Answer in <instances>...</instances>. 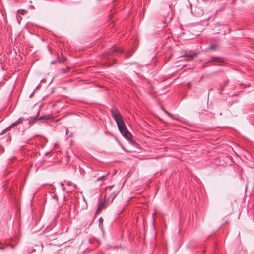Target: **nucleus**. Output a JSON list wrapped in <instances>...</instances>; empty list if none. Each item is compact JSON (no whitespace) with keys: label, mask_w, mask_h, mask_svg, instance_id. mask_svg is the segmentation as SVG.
Returning <instances> with one entry per match:
<instances>
[{"label":"nucleus","mask_w":254,"mask_h":254,"mask_svg":"<svg viewBox=\"0 0 254 254\" xmlns=\"http://www.w3.org/2000/svg\"><path fill=\"white\" fill-rule=\"evenodd\" d=\"M4 245L2 244L1 246H0V249H3Z\"/></svg>","instance_id":"obj_17"},{"label":"nucleus","mask_w":254,"mask_h":254,"mask_svg":"<svg viewBox=\"0 0 254 254\" xmlns=\"http://www.w3.org/2000/svg\"><path fill=\"white\" fill-rule=\"evenodd\" d=\"M99 226L101 227V228H102L103 226V219H102V217H100L99 218Z\"/></svg>","instance_id":"obj_9"},{"label":"nucleus","mask_w":254,"mask_h":254,"mask_svg":"<svg viewBox=\"0 0 254 254\" xmlns=\"http://www.w3.org/2000/svg\"><path fill=\"white\" fill-rule=\"evenodd\" d=\"M163 110L164 111V112H165V113H166V114H167L169 116H170V117H171V114L169 112H168V111H167L166 110H164V109H163Z\"/></svg>","instance_id":"obj_14"},{"label":"nucleus","mask_w":254,"mask_h":254,"mask_svg":"<svg viewBox=\"0 0 254 254\" xmlns=\"http://www.w3.org/2000/svg\"><path fill=\"white\" fill-rule=\"evenodd\" d=\"M24 119L22 118H19L16 122H14L12 124H11L8 127L6 128V130L9 129L10 128L13 127L19 124L22 123Z\"/></svg>","instance_id":"obj_6"},{"label":"nucleus","mask_w":254,"mask_h":254,"mask_svg":"<svg viewBox=\"0 0 254 254\" xmlns=\"http://www.w3.org/2000/svg\"><path fill=\"white\" fill-rule=\"evenodd\" d=\"M121 190L119 186L112 185L111 186L107 187L105 189V192L109 195L106 200V202H112L114 199L119 194Z\"/></svg>","instance_id":"obj_2"},{"label":"nucleus","mask_w":254,"mask_h":254,"mask_svg":"<svg viewBox=\"0 0 254 254\" xmlns=\"http://www.w3.org/2000/svg\"><path fill=\"white\" fill-rule=\"evenodd\" d=\"M124 50L120 48H115L113 49L110 50L108 51V55H113V56H118L122 54Z\"/></svg>","instance_id":"obj_3"},{"label":"nucleus","mask_w":254,"mask_h":254,"mask_svg":"<svg viewBox=\"0 0 254 254\" xmlns=\"http://www.w3.org/2000/svg\"><path fill=\"white\" fill-rule=\"evenodd\" d=\"M17 13L21 15H24L27 13V11L24 9H19L17 10Z\"/></svg>","instance_id":"obj_8"},{"label":"nucleus","mask_w":254,"mask_h":254,"mask_svg":"<svg viewBox=\"0 0 254 254\" xmlns=\"http://www.w3.org/2000/svg\"><path fill=\"white\" fill-rule=\"evenodd\" d=\"M74 188H75V186H71V190L72 191V190H74Z\"/></svg>","instance_id":"obj_16"},{"label":"nucleus","mask_w":254,"mask_h":254,"mask_svg":"<svg viewBox=\"0 0 254 254\" xmlns=\"http://www.w3.org/2000/svg\"><path fill=\"white\" fill-rule=\"evenodd\" d=\"M105 201H101L100 203V204H99V207L98 208L96 212V213L95 214H98L99 213L101 210H102V209L105 206Z\"/></svg>","instance_id":"obj_7"},{"label":"nucleus","mask_w":254,"mask_h":254,"mask_svg":"<svg viewBox=\"0 0 254 254\" xmlns=\"http://www.w3.org/2000/svg\"><path fill=\"white\" fill-rule=\"evenodd\" d=\"M110 112L112 117L117 124L120 132L126 138L128 139L130 134L126 127L123 118L119 110L113 107L110 110Z\"/></svg>","instance_id":"obj_1"},{"label":"nucleus","mask_w":254,"mask_h":254,"mask_svg":"<svg viewBox=\"0 0 254 254\" xmlns=\"http://www.w3.org/2000/svg\"><path fill=\"white\" fill-rule=\"evenodd\" d=\"M67 184L68 185V186H70L69 183H67Z\"/></svg>","instance_id":"obj_18"},{"label":"nucleus","mask_w":254,"mask_h":254,"mask_svg":"<svg viewBox=\"0 0 254 254\" xmlns=\"http://www.w3.org/2000/svg\"><path fill=\"white\" fill-rule=\"evenodd\" d=\"M216 47H217V45L213 44V45H211L208 48V49L211 50H214L216 49Z\"/></svg>","instance_id":"obj_10"},{"label":"nucleus","mask_w":254,"mask_h":254,"mask_svg":"<svg viewBox=\"0 0 254 254\" xmlns=\"http://www.w3.org/2000/svg\"><path fill=\"white\" fill-rule=\"evenodd\" d=\"M212 62L222 63L224 62V59L220 57L211 56L209 58L208 62L210 63Z\"/></svg>","instance_id":"obj_4"},{"label":"nucleus","mask_w":254,"mask_h":254,"mask_svg":"<svg viewBox=\"0 0 254 254\" xmlns=\"http://www.w3.org/2000/svg\"><path fill=\"white\" fill-rule=\"evenodd\" d=\"M105 177V176H102L101 177H100L97 179V181H100L103 180Z\"/></svg>","instance_id":"obj_11"},{"label":"nucleus","mask_w":254,"mask_h":254,"mask_svg":"<svg viewBox=\"0 0 254 254\" xmlns=\"http://www.w3.org/2000/svg\"><path fill=\"white\" fill-rule=\"evenodd\" d=\"M65 60V58H64V57H63L61 58V59H60V61L62 62H64Z\"/></svg>","instance_id":"obj_15"},{"label":"nucleus","mask_w":254,"mask_h":254,"mask_svg":"<svg viewBox=\"0 0 254 254\" xmlns=\"http://www.w3.org/2000/svg\"><path fill=\"white\" fill-rule=\"evenodd\" d=\"M66 71H64L63 72L64 73H65Z\"/></svg>","instance_id":"obj_19"},{"label":"nucleus","mask_w":254,"mask_h":254,"mask_svg":"<svg viewBox=\"0 0 254 254\" xmlns=\"http://www.w3.org/2000/svg\"><path fill=\"white\" fill-rule=\"evenodd\" d=\"M196 56H197L196 53L194 52L192 53H189V52H185V53L182 56L187 57L188 58V60H191Z\"/></svg>","instance_id":"obj_5"},{"label":"nucleus","mask_w":254,"mask_h":254,"mask_svg":"<svg viewBox=\"0 0 254 254\" xmlns=\"http://www.w3.org/2000/svg\"><path fill=\"white\" fill-rule=\"evenodd\" d=\"M125 54H126V57H127V58H129V57L131 56V55H132V54H131V53H129V54H127V53H126Z\"/></svg>","instance_id":"obj_13"},{"label":"nucleus","mask_w":254,"mask_h":254,"mask_svg":"<svg viewBox=\"0 0 254 254\" xmlns=\"http://www.w3.org/2000/svg\"><path fill=\"white\" fill-rule=\"evenodd\" d=\"M187 85L188 86V88L189 89H190L192 87V83L191 82H188Z\"/></svg>","instance_id":"obj_12"}]
</instances>
